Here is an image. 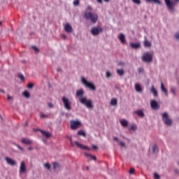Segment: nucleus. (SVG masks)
<instances>
[{"label": "nucleus", "instance_id": "de8ad7c7", "mask_svg": "<svg viewBox=\"0 0 179 179\" xmlns=\"http://www.w3.org/2000/svg\"><path fill=\"white\" fill-rule=\"evenodd\" d=\"M171 92L173 94H176V89L174 87H172L171 89Z\"/></svg>", "mask_w": 179, "mask_h": 179}, {"label": "nucleus", "instance_id": "c85d7f7f", "mask_svg": "<svg viewBox=\"0 0 179 179\" xmlns=\"http://www.w3.org/2000/svg\"><path fill=\"white\" fill-rule=\"evenodd\" d=\"M151 92L154 94V96H155V97H157L158 96L157 91L156 90V88H155V87H152Z\"/></svg>", "mask_w": 179, "mask_h": 179}, {"label": "nucleus", "instance_id": "e433bc0d", "mask_svg": "<svg viewBox=\"0 0 179 179\" xmlns=\"http://www.w3.org/2000/svg\"><path fill=\"white\" fill-rule=\"evenodd\" d=\"M134 3H136V5H141V0H131Z\"/></svg>", "mask_w": 179, "mask_h": 179}, {"label": "nucleus", "instance_id": "13d9d810", "mask_svg": "<svg viewBox=\"0 0 179 179\" xmlns=\"http://www.w3.org/2000/svg\"><path fill=\"white\" fill-rule=\"evenodd\" d=\"M92 149H94V150H96V149H97V146H96V145H92Z\"/></svg>", "mask_w": 179, "mask_h": 179}, {"label": "nucleus", "instance_id": "8fccbe9b", "mask_svg": "<svg viewBox=\"0 0 179 179\" xmlns=\"http://www.w3.org/2000/svg\"><path fill=\"white\" fill-rule=\"evenodd\" d=\"M138 71L139 73H143V68H138Z\"/></svg>", "mask_w": 179, "mask_h": 179}, {"label": "nucleus", "instance_id": "49530a36", "mask_svg": "<svg viewBox=\"0 0 179 179\" xmlns=\"http://www.w3.org/2000/svg\"><path fill=\"white\" fill-rule=\"evenodd\" d=\"M67 138L68 139H69L71 146H75V145L73 144V142L72 141V138L69 136H67Z\"/></svg>", "mask_w": 179, "mask_h": 179}, {"label": "nucleus", "instance_id": "1a4fd4ad", "mask_svg": "<svg viewBox=\"0 0 179 179\" xmlns=\"http://www.w3.org/2000/svg\"><path fill=\"white\" fill-rule=\"evenodd\" d=\"M165 3L170 12H173V10L174 9V1H170V0H164Z\"/></svg>", "mask_w": 179, "mask_h": 179}, {"label": "nucleus", "instance_id": "20e7f679", "mask_svg": "<svg viewBox=\"0 0 179 179\" xmlns=\"http://www.w3.org/2000/svg\"><path fill=\"white\" fill-rule=\"evenodd\" d=\"M62 100L64 103V108H66V110H68L69 111L72 110V107L71 106V101H69L68 98L63 96L62 98Z\"/></svg>", "mask_w": 179, "mask_h": 179}, {"label": "nucleus", "instance_id": "774afa93", "mask_svg": "<svg viewBox=\"0 0 179 179\" xmlns=\"http://www.w3.org/2000/svg\"><path fill=\"white\" fill-rule=\"evenodd\" d=\"M178 166H179V161H178Z\"/></svg>", "mask_w": 179, "mask_h": 179}, {"label": "nucleus", "instance_id": "dca6fc26", "mask_svg": "<svg viewBox=\"0 0 179 179\" xmlns=\"http://www.w3.org/2000/svg\"><path fill=\"white\" fill-rule=\"evenodd\" d=\"M118 38L122 44H125V43H127V41L125 40V36L123 35V34H120L118 36Z\"/></svg>", "mask_w": 179, "mask_h": 179}, {"label": "nucleus", "instance_id": "aec40b11", "mask_svg": "<svg viewBox=\"0 0 179 179\" xmlns=\"http://www.w3.org/2000/svg\"><path fill=\"white\" fill-rule=\"evenodd\" d=\"M120 124H121L122 127H123V128H127V127H128V121H127V120H125V119L121 120Z\"/></svg>", "mask_w": 179, "mask_h": 179}, {"label": "nucleus", "instance_id": "5701e85b", "mask_svg": "<svg viewBox=\"0 0 179 179\" xmlns=\"http://www.w3.org/2000/svg\"><path fill=\"white\" fill-rule=\"evenodd\" d=\"M143 44L144 47H145L146 48H149V47L152 46V43H150V41H148V39L146 38L144 40Z\"/></svg>", "mask_w": 179, "mask_h": 179}, {"label": "nucleus", "instance_id": "b1692460", "mask_svg": "<svg viewBox=\"0 0 179 179\" xmlns=\"http://www.w3.org/2000/svg\"><path fill=\"white\" fill-rule=\"evenodd\" d=\"M51 138V135H43L42 137V141L44 143H47V141Z\"/></svg>", "mask_w": 179, "mask_h": 179}, {"label": "nucleus", "instance_id": "a211bd4d", "mask_svg": "<svg viewBox=\"0 0 179 179\" xmlns=\"http://www.w3.org/2000/svg\"><path fill=\"white\" fill-rule=\"evenodd\" d=\"M135 90L138 93H142V87H141V85L139 83H136L134 85Z\"/></svg>", "mask_w": 179, "mask_h": 179}, {"label": "nucleus", "instance_id": "c03bdc74", "mask_svg": "<svg viewBox=\"0 0 179 179\" xmlns=\"http://www.w3.org/2000/svg\"><path fill=\"white\" fill-rule=\"evenodd\" d=\"M32 50H34L36 52H38V48L36 46H32Z\"/></svg>", "mask_w": 179, "mask_h": 179}, {"label": "nucleus", "instance_id": "7ed1b4c3", "mask_svg": "<svg viewBox=\"0 0 179 179\" xmlns=\"http://www.w3.org/2000/svg\"><path fill=\"white\" fill-rule=\"evenodd\" d=\"M162 121L168 127H171L173 125V120L169 117V114L167 113H164L162 114Z\"/></svg>", "mask_w": 179, "mask_h": 179}, {"label": "nucleus", "instance_id": "0eeeda50", "mask_svg": "<svg viewBox=\"0 0 179 179\" xmlns=\"http://www.w3.org/2000/svg\"><path fill=\"white\" fill-rule=\"evenodd\" d=\"M70 124H71V128L72 129H78V128H80V126L82 125L80 122L78 120H71Z\"/></svg>", "mask_w": 179, "mask_h": 179}, {"label": "nucleus", "instance_id": "4468645a", "mask_svg": "<svg viewBox=\"0 0 179 179\" xmlns=\"http://www.w3.org/2000/svg\"><path fill=\"white\" fill-rule=\"evenodd\" d=\"M21 142L24 145H31L33 143V141L29 138H22Z\"/></svg>", "mask_w": 179, "mask_h": 179}, {"label": "nucleus", "instance_id": "c756f323", "mask_svg": "<svg viewBox=\"0 0 179 179\" xmlns=\"http://www.w3.org/2000/svg\"><path fill=\"white\" fill-rule=\"evenodd\" d=\"M130 45L131 48L134 49L139 48V47H141V45L139 43H131Z\"/></svg>", "mask_w": 179, "mask_h": 179}, {"label": "nucleus", "instance_id": "052dcab7", "mask_svg": "<svg viewBox=\"0 0 179 179\" xmlns=\"http://www.w3.org/2000/svg\"><path fill=\"white\" fill-rule=\"evenodd\" d=\"M28 150H33V148L31 147L28 148Z\"/></svg>", "mask_w": 179, "mask_h": 179}, {"label": "nucleus", "instance_id": "864d4df0", "mask_svg": "<svg viewBox=\"0 0 179 179\" xmlns=\"http://www.w3.org/2000/svg\"><path fill=\"white\" fill-rule=\"evenodd\" d=\"M17 148H18V149H20V150H21L22 152H23V148L20 147V145H17Z\"/></svg>", "mask_w": 179, "mask_h": 179}, {"label": "nucleus", "instance_id": "bf43d9fd", "mask_svg": "<svg viewBox=\"0 0 179 179\" xmlns=\"http://www.w3.org/2000/svg\"><path fill=\"white\" fill-rule=\"evenodd\" d=\"M7 99H8V100H10V99H12V96L8 95Z\"/></svg>", "mask_w": 179, "mask_h": 179}, {"label": "nucleus", "instance_id": "58836bf2", "mask_svg": "<svg viewBox=\"0 0 179 179\" xmlns=\"http://www.w3.org/2000/svg\"><path fill=\"white\" fill-rule=\"evenodd\" d=\"M78 135H86V133L83 130H80L78 132Z\"/></svg>", "mask_w": 179, "mask_h": 179}, {"label": "nucleus", "instance_id": "cd10ccee", "mask_svg": "<svg viewBox=\"0 0 179 179\" xmlns=\"http://www.w3.org/2000/svg\"><path fill=\"white\" fill-rule=\"evenodd\" d=\"M129 131H136V124H131L128 127Z\"/></svg>", "mask_w": 179, "mask_h": 179}, {"label": "nucleus", "instance_id": "f704fd0d", "mask_svg": "<svg viewBox=\"0 0 179 179\" xmlns=\"http://www.w3.org/2000/svg\"><path fill=\"white\" fill-rule=\"evenodd\" d=\"M58 167H59V164H58V163H57V162H53V169L55 170H57V169H58Z\"/></svg>", "mask_w": 179, "mask_h": 179}, {"label": "nucleus", "instance_id": "f257e3e1", "mask_svg": "<svg viewBox=\"0 0 179 179\" xmlns=\"http://www.w3.org/2000/svg\"><path fill=\"white\" fill-rule=\"evenodd\" d=\"M84 16L87 19V20H91L92 23H96L99 19V16H97V14L92 12L85 11L84 13Z\"/></svg>", "mask_w": 179, "mask_h": 179}, {"label": "nucleus", "instance_id": "473e14b6", "mask_svg": "<svg viewBox=\"0 0 179 179\" xmlns=\"http://www.w3.org/2000/svg\"><path fill=\"white\" fill-rule=\"evenodd\" d=\"M85 156H86V157H90L92 160L96 159V157H94L90 154L85 153Z\"/></svg>", "mask_w": 179, "mask_h": 179}, {"label": "nucleus", "instance_id": "69168bd1", "mask_svg": "<svg viewBox=\"0 0 179 179\" xmlns=\"http://www.w3.org/2000/svg\"><path fill=\"white\" fill-rule=\"evenodd\" d=\"M103 1H105V2H109L110 1V0H103Z\"/></svg>", "mask_w": 179, "mask_h": 179}, {"label": "nucleus", "instance_id": "f8f14e48", "mask_svg": "<svg viewBox=\"0 0 179 179\" xmlns=\"http://www.w3.org/2000/svg\"><path fill=\"white\" fill-rule=\"evenodd\" d=\"M150 106L153 110H157L160 108V106H159V103H157V102L155 100H152L150 101Z\"/></svg>", "mask_w": 179, "mask_h": 179}, {"label": "nucleus", "instance_id": "ea45409f", "mask_svg": "<svg viewBox=\"0 0 179 179\" xmlns=\"http://www.w3.org/2000/svg\"><path fill=\"white\" fill-rule=\"evenodd\" d=\"M79 3H80L79 0H74L73 1L74 6H78L79 5Z\"/></svg>", "mask_w": 179, "mask_h": 179}, {"label": "nucleus", "instance_id": "ddd939ff", "mask_svg": "<svg viewBox=\"0 0 179 179\" xmlns=\"http://www.w3.org/2000/svg\"><path fill=\"white\" fill-rule=\"evenodd\" d=\"M5 160L10 166H16V161L13 160V159L6 157Z\"/></svg>", "mask_w": 179, "mask_h": 179}, {"label": "nucleus", "instance_id": "2eb2a0df", "mask_svg": "<svg viewBox=\"0 0 179 179\" xmlns=\"http://www.w3.org/2000/svg\"><path fill=\"white\" fill-rule=\"evenodd\" d=\"M64 30L66 31V33H72V27L66 23L64 26Z\"/></svg>", "mask_w": 179, "mask_h": 179}, {"label": "nucleus", "instance_id": "393cba45", "mask_svg": "<svg viewBox=\"0 0 179 179\" xmlns=\"http://www.w3.org/2000/svg\"><path fill=\"white\" fill-rule=\"evenodd\" d=\"M146 2L148 3H152L153 2L154 3H157L158 5L162 4V1H160L159 0H146Z\"/></svg>", "mask_w": 179, "mask_h": 179}, {"label": "nucleus", "instance_id": "6ab92c4d", "mask_svg": "<svg viewBox=\"0 0 179 179\" xmlns=\"http://www.w3.org/2000/svg\"><path fill=\"white\" fill-rule=\"evenodd\" d=\"M37 131L41 132V134H42V135H51V134H50V132H48V131H45L41 130L40 129H34V132H37Z\"/></svg>", "mask_w": 179, "mask_h": 179}, {"label": "nucleus", "instance_id": "6e6552de", "mask_svg": "<svg viewBox=\"0 0 179 179\" xmlns=\"http://www.w3.org/2000/svg\"><path fill=\"white\" fill-rule=\"evenodd\" d=\"M103 31V28L100 27H92L91 29V33L93 36H97L99 33Z\"/></svg>", "mask_w": 179, "mask_h": 179}, {"label": "nucleus", "instance_id": "412c9836", "mask_svg": "<svg viewBox=\"0 0 179 179\" xmlns=\"http://www.w3.org/2000/svg\"><path fill=\"white\" fill-rule=\"evenodd\" d=\"M114 141H115V142H117L118 145H120V146H121L122 148H125V143L122 142V141H120V140H118V138L117 137H114Z\"/></svg>", "mask_w": 179, "mask_h": 179}, {"label": "nucleus", "instance_id": "680f3d73", "mask_svg": "<svg viewBox=\"0 0 179 179\" xmlns=\"http://www.w3.org/2000/svg\"><path fill=\"white\" fill-rule=\"evenodd\" d=\"M0 92H1V93H5V91H3V90H0Z\"/></svg>", "mask_w": 179, "mask_h": 179}, {"label": "nucleus", "instance_id": "a18cd8bd", "mask_svg": "<svg viewBox=\"0 0 179 179\" xmlns=\"http://www.w3.org/2000/svg\"><path fill=\"white\" fill-rule=\"evenodd\" d=\"M134 173H135V169L131 168L129 170V174H134Z\"/></svg>", "mask_w": 179, "mask_h": 179}, {"label": "nucleus", "instance_id": "3c124183", "mask_svg": "<svg viewBox=\"0 0 179 179\" xmlns=\"http://www.w3.org/2000/svg\"><path fill=\"white\" fill-rule=\"evenodd\" d=\"M48 106L49 108H52V107H54V105L52 103H48Z\"/></svg>", "mask_w": 179, "mask_h": 179}, {"label": "nucleus", "instance_id": "e2e57ef3", "mask_svg": "<svg viewBox=\"0 0 179 179\" xmlns=\"http://www.w3.org/2000/svg\"><path fill=\"white\" fill-rule=\"evenodd\" d=\"M175 171H176V173H179V170L178 169H176Z\"/></svg>", "mask_w": 179, "mask_h": 179}, {"label": "nucleus", "instance_id": "bb28decb", "mask_svg": "<svg viewBox=\"0 0 179 179\" xmlns=\"http://www.w3.org/2000/svg\"><path fill=\"white\" fill-rule=\"evenodd\" d=\"M152 153H157V152H159V148L156 145V144L152 145Z\"/></svg>", "mask_w": 179, "mask_h": 179}, {"label": "nucleus", "instance_id": "f3484780", "mask_svg": "<svg viewBox=\"0 0 179 179\" xmlns=\"http://www.w3.org/2000/svg\"><path fill=\"white\" fill-rule=\"evenodd\" d=\"M161 90L164 93L165 96H169V92L167 91V89H166V87H164L163 83H161Z\"/></svg>", "mask_w": 179, "mask_h": 179}, {"label": "nucleus", "instance_id": "09e8293b", "mask_svg": "<svg viewBox=\"0 0 179 179\" xmlns=\"http://www.w3.org/2000/svg\"><path fill=\"white\" fill-rule=\"evenodd\" d=\"M110 76H111V73H110V71H106V78H110Z\"/></svg>", "mask_w": 179, "mask_h": 179}, {"label": "nucleus", "instance_id": "f03ea898", "mask_svg": "<svg viewBox=\"0 0 179 179\" xmlns=\"http://www.w3.org/2000/svg\"><path fill=\"white\" fill-rule=\"evenodd\" d=\"M80 102L87 107V108H93V102L91 99H88L87 97H80Z\"/></svg>", "mask_w": 179, "mask_h": 179}, {"label": "nucleus", "instance_id": "5fc2aeb1", "mask_svg": "<svg viewBox=\"0 0 179 179\" xmlns=\"http://www.w3.org/2000/svg\"><path fill=\"white\" fill-rule=\"evenodd\" d=\"M62 38H64V40L66 39V35H65V34H62Z\"/></svg>", "mask_w": 179, "mask_h": 179}, {"label": "nucleus", "instance_id": "4c0bfd02", "mask_svg": "<svg viewBox=\"0 0 179 179\" xmlns=\"http://www.w3.org/2000/svg\"><path fill=\"white\" fill-rule=\"evenodd\" d=\"M154 178L160 179V176H159L157 173H154Z\"/></svg>", "mask_w": 179, "mask_h": 179}, {"label": "nucleus", "instance_id": "338daca9", "mask_svg": "<svg viewBox=\"0 0 179 179\" xmlns=\"http://www.w3.org/2000/svg\"><path fill=\"white\" fill-rule=\"evenodd\" d=\"M87 170H89V166L87 167Z\"/></svg>", "mask_w": 179, "mask_h": 179}, {"label": "nucleus", "instance_id": "6e6d98bb", "mask_svg": "<svg viewBox=\"0 0 179 179\" xmlns=\"http://www.w3.org/2000/svg\"><path fill=\"white\" fill-rule=\"evenodd\" d=\"M87 10H92V7L90 6H88L87 8Z\"/></svg>", "mask_w": 179, "mask_h": 179}, {"label": "nucleus", "instance_id": "a878e982", "mask_svg": "<svg viewBox=\"0 0 179 179\" xmlns=\"http://www.w3.org/2000/svg\"><path fill=\"white\" fill-rule=\"evenodd\" d=\"M135 114H136L137 115H138V117H143V115H145V113H143V111L138 110L134 112Z\"/></svg>", "mask_w": 179, "mask_h": 179}, {"label": "nucleus", "instance_id": "72a5a7b5", "mask_svg": "<svg viewBox=\"0 0 179 179\" xmlns=\"http://www.w3.org/2000/svg\"><path fill=\"white\" fill-rule=\"evenodd\" d=\"M23 96H24V97H27V99H29V97H30V93L27 91H25L23 92Z\"/></svg>", "mask_w": 179, "mask_h": 179}, {"label": "nucleus", "instance_id": "7c9ffc66", "mask_svg": "<svg viewBox=\"0 0 179 179\" xmlns=\"http://www.w3.org/2000/svg\"><path fill=\"white\" fill-rule=\"evenodd\" d=\"M110 106H117V99H112L110 101Z\"/></svg>", "mask_w": 179, "mask_h": 179}, {"label": "nucleus", "instance_id": "603ef678", "mask_svg": "<svg viewBox=\"0 0 179 179\" xmlns=\"http://www.w3.org/2000/svg\"><path fill=\"white\" fill-rule=\"evenodd\" d=\"M175 37H176V40H179V33H176L175 34Z\"/></svg>", "mask_w": 179, "mask_h": 179}, {"label": "nucleus", "instance_id": "79ce46f5", "mask_svg": "<svg viewBox=\"0 0 179 179\" xmlns=\"http://www.w3.org/2000/svg\"><path fill=\"white\" fill-rule=\"evenodd\" d=\"M34 86V84L30 83L29 84H28L27 87L28 89H33Z\"/></svg>", "mask_w": 179, "mask_h": 179}, {"label": "nucleus", "instance_id": "c9c22d12", "mask_svg": "<svg viewBox=\"0 0 179 179\" xmlns=\"http://www.w3.org/2000/svg\"><path fill=\"white\" fill-rule=\"evenodd\" d=\"M40 117L41 118H48V115L44 114L43 113H41Z\"/></svg>", "mask_w": 179, "mask_h": 179}, {"label": "nucleus", "instance_id": "39448f33", "mask_svg": "<svg viewBox=\"0 0 179 179\" xmlns=\"http://www.w3.org/2000/svg\"><path fill=\"white\" fill-rule=\"evenodd\" d=\"M142 59L144 62H152L153 57L152 56V54L145 52L143 55Z\"/></svg>", "mask_w": 179, "mask_h": 179}, {"label": "nucleus", "instance_id": "423d86ee", "mask_svg": "<svg viewBox=\"0 0 179 179\" xmlns=\"http://www.w3.org/2000/svg\"><path fill=\"white\" fill-rule=\"evenodd\" d=\"M82 83H83V85H85V86L90 89V90H96V86L94 85V84L87 82V80H86L85 78H82Z\"/></svg>", "mask_w": 179, "mask_h": 179}, {"label": "nucleus", "instance_id": "0e129e2a", "mask_svg": "<svg viewBox=\"0 0 179 179\" xmlns=\"http://www.w3.org/2000/svg\"><path fill=\"white\" fill-rule=\"evenodd\" d=\"M27 124H28V123H27V122H26L24 126L27 127Z\"/></svg>", "mask_w": 179, "mask_h": 179}, {"label": "nucleus", "instance_id": "4d7b16f0", "mask_svg": "<svg viewBox=\"0 0 179 179\" xmlns=\"http://www.w3.org/2000/svg\"><path fill=\"white\" fill-rule=\"evenodd\" d=\"M98 3H103V0H96Z\"/></svg>", "mask_w": 179, "mask_h": 179}, {"label": "nucleus", "instance_id": "4be33fe9", "mask_svg": "<svg viewBox=\"0 0 179 179\" xmlns=\"http://www.w3.org/2000/svg\"><path fill=\"white\" fill-rule=\"evenodd\" d=\"M85 94V91L83 90H79L76 92L77 97H83V94Z\"/></svg>", "mask_w": 179, "mask_h": 179}, {"label": "nucleus", "instance_id": "9d476101", "mask_svg": "<svg viewBox=\"0 0 179 179\" xmlns=\"http://www.w3.org/2000/svg\"><path fill=\"white\" fill-rule=\"evenodd\" d=\"M27 171V169H26V163L24 161L21 162L20 166V174H24Z\"/></svg>", "mask_w": 179, "mask_h": 179}, {"label": "nucleus", "instance_id": "9b49d317", "mask_svg": "<svg viewBox=\"0 0 179 179\" xmlns=\"http://www.w3.org/2000/svg\"><path fill=\"white\" fill-rule=\"evenodd\" d=\"M75 145L77 146L78 148H79L80 149L84 150H90V148H89V147L87 146H85L80 143H79V142L76 141L74 142Z\"/></svg>", "mask_w": 179, "mask_h": 179}, {"label": "nucleus", "instance_id": "37998d69", "mask_svg": "<svg viewBox=\"0 0 179 179\" xmlns=\"http://www.w3.org/2000/svg\"><path fill=\"white\" fill-rule=\"evenodd\" d=\"M18 78L20 79V80H24V76H23L22 74H19Z\"/></svg>", "mask_w": 179, "mask_h": 179}, {"label": "nucleus", "instance_id": "a19ab883", "mask_svg": "<svg viewBox=\"0 0 179 179\" xmlns=\"http://www.w3.org/2000/svg\"><path fill=\"white\" fill-rule=\"evenodd\" d=\"M45 169L50 170V169H51V165H50V164H45Z\"/></svg>", "mask_w": 179, "mask_h": 179}, {"label": "nucleus", "instance_id": "2f4dec72", "mask_svg": "<svg viewBox=\"0 0 179 179\" xmlns=\"http://www.w3.org/2000/svg\"><path fill=\"white\" fill-rule=\"evenodd\" d=\"M117 73L119 74L120 76H122V75H124V70L117 69Z\"/></svg>", "mask_w": 179, "mask_h": 179}]
</instances>
